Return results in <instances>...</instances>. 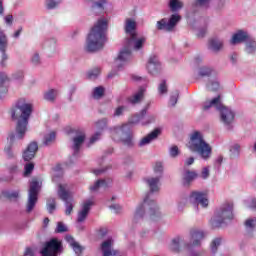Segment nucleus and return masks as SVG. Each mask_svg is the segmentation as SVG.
Returning a JSON list of instances; mask_svg holds the SVG:
<instances>
[{
    "instance_id": "nucleus-1",
    "label": "nucleus",
    "mask_w": 256,
    "mask_h": 256,
    "mask_svg": "<svg viewBox=\"0 0 256 256\" xmlns=\"http://www.w3.org/2000/svg\"><path fill=\"white\" fill-rule=\"evenodd\" d=\"M145 183L150 189V193L146 195L142 204H140L135 211L134 219H143L145 215H148L152 221L161 219V211L155 200L151 199L153 193H159L161 190V178L157 176H150L145 178Z\"/></svg>"
},
{
    "instance_id": "nucleus-2",
    "label": "nucleus",
    "mask_w": 256,
    "mask_h": 256,
    "mask_svg": "<svg viewBox=\"0 0 256 256\" xmlns=\"http://www.w3.org/2000/svg\"><path fill=\"white\" fill-rule=\"evenodd\" d=\"M33 113V104L25 99H20L15 107L11 109L10 115L13 121H17L15 134H10L9 139L13 143L17 139H23L27 133V125H29V117Z\"/></svg>"
},
{
    "instance_id": "nucleus-3",
    "label": "nucleus",
    "mask_w": 256,
    "mask_h": 256,
    "mask_svg": "<svg viewBox=\"0 0 256 256\" xmlns=\"http://www.w3.org/2000/svg\"><path fill=\"white\" fill-rule=\"evenodd\" d=\"M107 20L99 19L91 28L87 37L86 49L90 53L101 51L107 43Z\"/></svg>"
},
{
    "instance_id": "nucleus-4",
    "label": "nucleus",
    "mask_w": 256,
    "mask_h": 256,
    "mask_svg": "<svg viewBox=\"0 0 256 256\" xmlns=\"http://www.w3.org/2000/svg\"><path fill=\"white\" fill-rule=\"evenodd\" d=\"M187 147L190 151H192V153H197L199 156H201L204 161L211 159V153H213V150L211 145L205 142L201 132L195 131L190 135V140L187 143Z\"/></svg>"
},
{
    "instance_id": "nucleus-5",
    "label": "nucleus",
    "mask_w": 256,
    "mask_h": 256,
    "mask_svg": "<svg viewBox=\"0 0 256 256\" xmlns=\"http://www.w3.org/2000/svg\"><path fill=\"white\" fill-rule=\"evenodd\" d=\"M211 107H215L217 111L220 112V121L226 126L231 125L235 120V113L231 108H227L221 104V96H217L209 102H205L203 105L204 111L211 109Z\"/></svg>"
},
{
    "instance_id": "nucleus-6",
    "label": "nucleus",
    "mask_w": 256,
    "mask_h": 256,
    "mask_svg": "<svg viewBox=\"0 0 256 256\" xmlns=\"http://www.w3.org/2000/svg\"><path fill=\"white\" fill-rule=\"evenodd\" d=\"M233 219V204H223L217 211L216 215L211 219L210 223L214 229L227 225L228 221Z\"/></svg>"
},
{
    "instance_id": "nucleus-7",
    "label": "nucleus",
    "mask_w": 256,
    "mask_h": 256,
    "mask_svg": "<svg viewBox=\"0 0 256 256\" xmlns=\"http://www.w3.org/2000/svg\"><path fill=\"white\" fill-rule=\"evenodd\" d=\"M112 137L113 139H117L121 141L125 147H135V141L133 140V133L129 128V124H123L121 126H115L112 129Z\"/></svg>"
},
{
    "instance_id": "nucleus-8",
    "label": "nucleus",
    "mask_w": 256,
    "mask_h": 256,
    "mask_svg": "<svg viewBox=\"0 0 256 256\" xmlns=\"http://www.w3.org/2000/svg\"><path fill=\"white\" fill-rule=\"evenodd\" d=\"M41 189V182L36 178H33L30 182V188L28 190V200L26 203V212L31 213L39 201V191Z\"/></svg>"
},
{
    "instance_id": "nucleus-9",
    "label": "nucleus",
    "mask_w": 256,
    "mask_h": 256,
    "mask_svg": "<svg viewBox=\"0 0 256 256\" xmlns=\"http://www.w3.org/2000/svg\"><path fill=\"white\" fill-rule=\"evenodd\" d=\"M179 21H181V15L172 14L169 19L162 18L161 20L157 21L156 29L157 31H166V33H173Z\"/></svg>"
},
{
    "instance_id": "nucleus-10",
    "label": "nucleus",
    "mask_w": 256,
    "mask_h": 256,
    "mask_svg": "<svg viewBox=\"0 0 256 256\" xmlns=\"http://www.w3.org/2000/svg\"><path fill=\"white\" fill-rule=\"evenodd\" d=\"M69 184H58V197L65 202V215H71L73 213V202L69 198L71 197V192L69 191Z\"/></svg>"
},
{
    "instance_id": "nucleus-11",
    "label": "nucleus",
    "mask_w": 256,
    "mask_h": 256,
    "mask_svg": "<svg viewBox=\"0 0 256 256\" xmlns=\"http://www.w3.org/2000/svg\"><path fill=\"white\" fill-rule=\"evenodd\" d=\"M40 253L42 256H57L63 253V244L57 238H53L45 243Z\"/></svg>"
},
{
    "instance_id": "nucleus-12",
    "label": "nucleus",
    "mask_w": 256,
    "mask_h": 256,
    "mask_svg": "<svg viewBox=\"0 0 256 256\" xmlns=\"http://www.w3.org/2000/svg\"><path fill=\"white\" fill-rule=\"evenodd\" d=\"M125 43L134 51H142L143 47H145V44L147 43V38L145 36L133 34L132 36L126 38Z\"/></svg>"
},
{
    "instance_id": "nucleus-13",
    "label": "nucleus",
    "mask_w": 256,
    "mask_h": 256,
    "mask_svg": "<svg viewBox=\"0 0 256 256\" xmlns=\"http://www.w3.org/2000/svg\"><path fill=\"white\" fill-rule=\"evenodd\" d=\"M203 239H205V233H203V231L197 229L190 230V241L186 242V249L199 247Z\"/></svg>"
},
{
    "instance_id": "nucleus-14",
    "label": "nucleus",
    "mask_w": 256,
    "mask_h": 256,
    "mask_svg": "<svg viewBox=\"0 0 256 256\" xmlns=\"http://www.w3.org/2000/svg\"><path fill=\"white\" fill-rule=\"evenodd\" d=\"M75 135L76 137L72 139V150L74 157H77V155H79V151L81 150L83 143H85V132L81 129H77L75 130Z\"/></svg>"
},
{
    "instance_id": "nucleus-15",
    "label": "nucleus",
    "mask_w": 256,
    "mask_h": 256,
    "mask_svg": "<svg viewBox=\"0 0 256 256\" xmlns=\"http://www.w3.org/2000/svg\"><path fill=\"white\" fill-rule=\"evenodd\" d=\"M190 201L195 203V205H200L203 209H207V207H209V198H207V194L203 192H191Z\"/></svg>"
},
{
    "instance_id": "nucleus-16",
    "label": "nucleus",
    "mask_w": 256,
    "mask_h": 256,
    "mask_svg": "<svg viewBox=\"0 0 256 256\" xmlns=\"http://www.w3.org/2000/svg\"><path fill=\"white\" fill-rule=\"evenodd\" d=\"M146 69L150 75H158V73H161V62L157 55H151L148 58Z\"/></svg>"
},
{
    "instance_id": "nucleus-17",
    "label": "nucleus",
    "mask_w": 256,
    "mask_h": 256,
    "mask_svg": "<svg viewBox=\"0 0 256 256\" xmlns=\"http://www.w3.org/2000/svg\"><path fill=\"white\" fill-rule=\"evenodd\" d=\"M131 59V49L129 46L125 43L124 47L120 50L118 57L115 60V65L118 67V69H121L127 61Z\"/></svg>"
},
{
    "instance_id": "nucleus-18",
    "label": "nucleus",
    "mask_w": 256,
    "mask_h": 256,
    "mask_svg": "<svg viewBox=\"0 0 256 256\" xmlns=\"http://www.w3.org/2000/svg\"><path fill=\"white\" fill-rule=\"evenodd\" d=\"M196 7L200 9H209L211 7V0H195ZM225 7V0H218L214 9L216 11H221Z\"/></svg>"
},
{
    "instance_id": "nucleus-19",
    "label": "nucleus",
    "mask_w": 256,
    "mask_h": 256,
    "mask_svg": "<svg viewBox=\"0 0 256 256\" xmlns=\"http://www.w3.org/2000/svg\"><path fill=\"white\" fill-rule=\"evenodd\" d=\"M37 151H39V145L37 142H31L23 152L22 157L24 161H31L32 159H35Z\"/></svg>"
},
{
    "instance_id": "nucleus-20",
    "label": "nucleus",
    "mask_w": 256,
    "mask_h": 256,
    "mask_svg": "<svg viewBox=\"0 0 256 256\" xmlns=\"http://www.w3.org/2000/svg\"><path fill=\"white\" fill-rule=\"evenodd\" d=\"M101 251L103 256H117L118 251L113 249V239H107L101 244Z\"/></svg>"
},
{
    "instance_id": "nucleus-21",
    "label": "nucleus",
    "mask_w": 256,
    "mask_h": 256,
    "mask_svg": "<svg viewBox=\"0 0 256 256\" xmlns=\"http://www.w3.org/2000/svg\"><path fill=\"white\" fill-rule=\"evenodd\" d=\"M91 207H93V201L86 200L83 203L82 209L78 212L77 223H83L85 219H87V215H89V211H91Z\"/></svg>"
},
{
    "instance_id": "nucleus-22",
    "label": "nucleus",
    "mask_w": 256,
    "mask_h": 256,
    "mask_svg": "<svg viewBox=\"0 0 256 256\" xmlns=\"http://www.w3.org/2000/svg\"><path fill=\"white\" fill-rule=\"evenodd\" d=\"M124 31L128 37L137 35V21L133 18H126L124 21Z\"/></svg>"
},
{
    "instance_id": "nucleus-23",
    "label": "nucleus",
    "mask_w": 256,
    "mask_h": 256,
    "mask_svg": "<svg viewBox=\"0 0 256 256\" xmlns=\"http://www.w3.org/2000/svg\"><path fill=\"white\" fill-rule=\"evenodd\" d=\"M161 135V130L159 128H156L154 131L149 133L147 136L143 137L139 143L138 147H145L146 145H149L152 143V141H155L157 137Z\"/></svg>"
},
{
    "instance_id": "nucleus-24",
    "label": "nucleus",
    "mask_w": 256,
    "mask_h": 256,
    "mask_svg": "<svg viewBox=\"0 0 256 256\" xmlns=\"http://www.w3.org/2000/svg\"><path fill=\"white\" fill-rule=\"evenodd\" d=\"M182 247H184V249H187V242H185V238L181 236H177L176 238H174L170 244L171 251H175L176 253H179Z\"/></svg>"
},
{
    "instance_id": "nucleus-25",
    "label": "nucleus",
    "mask_w": 256,
    "mask_h": 256,
    "mask_svg": "<svg viewBox=\"0 0 256 256\" xmlns=\"http://www.w3.org/2000/svg\"><path fill=\"white\" fill-rule=\"evenodd\" d=\"M250 36L251 35L249 33L245 32L243 30H239L237 33H235L232 36L230 43L232 45H237L239 43H246Z\"/></svg>"
},
{
    "instance_id": "nucleus-26",
    "label": "nucleus",
    "mask_w": 256,
    "mask_h": 256,
    "mask_svg": "<svg viewBox=\"0 0 256 256\" xmlns=\"http://www.w3.org/2000/svg\"><path fill=\"white\" fill-rule=\"evenodd\" d=\"M5 8L3 7V0H0V15H3ZM9 40L3 31L0 30V52L7 51Z\"/></svg>"
},
{
    "instance_id": "nucleus-27",
    "label": "nucleus",
    "mask_w": 256,
    "mask_h": 256,
    "mask_svg": "<svg viewBox=\"0 0 256 256\" xmlns=\"http://www.w3.org/2000/svg\"><path fill=\"white\" fill-rule=\"evenodd\" d=\"M198 174L195 171H191V170H187L184 169V173H183V183L185 185V187H189V185H191V183H193V181H195V179H197Z\"/></svg>"
},
{
    "instance_id": "nucleus-28",
    "label": "nucleus",
    "mask_w": 256,
    "mask_h": 256,
    "mask_svg": "<svg viewBox=\"0 0 256 256\" xmlns=\"http://www.w3.org/2000/svg\"><path fill=\"white\" fill-rule=\"evenodd\" d=\"M208 49L213 53H219L223 49V41L219 38H212L209 40Z\"/></svg>"
},
{
    "instance_id": "nucleus-29",
    "label": "nucleus",
    "mask_w": 256,
    "mask_h": 256,
    "mask_svg": "<svg viewBox=\"0 0 256 256\" xmlns=\"http://www.w3.org/2000/svg\"><path fill=\"white\" fill-rule=\"evenodd\" d=\"M87 3H92V11H97L98 13H103L105 11V5H107V0H85Z\"/></svg>"
},
{
    "instance_id": "nucleus-30",
    "label": "nucleus",
    "mask_w": 256,
    "mask_h": 256,
    "mask_svg": "<svg viewBox=\"0 0 256 256\" xmlns=\"http://www.w3.org/2000/svg\"><path fill=\"white\" fill-rule=\"evenodd\" d=\"M67 243H69L70 247H72L73 251L76 253V255H81L83 253V246H80L77 241H75V238L71 235H67L65 237Z\"/></svg>"
},
{
    "instance_id": "nucleus-31",
    "label": "nucleus",
    "mask_w": 256,
    "mask_h": 256,
    "mask_svg": "<svg viewBox=\"0 0 256 256\" xmlns=\"http://www.w3.org/2000/svg\"><path fill=\"white\" fill-rule=\"evenodd\" d=\"M147 115V109H143L140 114H135L132 116V118L129 120V122L126 125H129V128L131 129V125H137V123L143 124V119Z\"/></svg>"
},
{
    "instance_id": "nucleus-32",
    "label": "nucleus",
    "mask_w": 256,
    "mask_h": 256,
    "mask_svg": "<svg viewBox=\"0 0 256 256\" xmlns=\"http://www.w3.org/2000/svg\"><path fill=\"white\" fill-rule=\"evenodd\" d=\"M185 7V4L181 0H169L168 1V8L172 13H178Z\"/></svg>"
},
{
    "instance_id": "nucleus-33",
    "label": "nucleus",
    "mask_w": 256,
    "mask_h": 256,
    "mask_svg": "<svg viewBox=\"0 0 256 256\" xmlns=\"http://www.w3.org/2000/svg\"><path fill=\"white\" fill-rule=\"evenodd\" d=\"M145 96V88H140L137 93L128 98L129 103L132 105H137V103H141L143 97Z\"/></svg>"
},
{
    "instance_id": "nucleus-34",
    "label": "nucleus",
    "mask_w": 256,
    "mask_h": 256,
    "mask_svg": "<svg viewBox=\"0 0 256 256\" xmlns=\"http://www.w3.org/2000/svg\"><path fill=\"white\" fill-rule=\"evenodd\" d=\"M245 51L248 53V55H253L256 51V41L253 36H250L248 40L245 42Z\"/></svg>"
},
{
    "instance_id": "nucleus-35",
    "label": "nucleus",
    "mask_w": 256,
    "mask_h": 256,
    "mask_svg": "<svg viewBox=\"0 0 256 256\" xmlns=\"http://www.w3.org/2000/svg\"><path fill=\"white\" fill-rule=\"evenodd\" d=\"M57 97H59V90L57 89H50L44 92V99L49 103H55Z\"/></svg>"
},
{
    "instance_id": "nucleus-36",
    "label": "nucleus",
    "mask_w": 256,
    "mask_h": 256,
    "mask_svg": "<svg viewBox=\"0 0 256 256\" xmlns=\"http://www.w3.org/2000/svg\"><path fill=\"white\" fill-rule=\"evenodd\" d=\"M111 179L105 180V179H99L97 180L92 186H90V191L95 192L99 191L101 187H109V183H111Z\"/></svg>"
},
{
    "instance_id": "nucleus-37",
    "label": "nucleus",
    "mask_w": 256,
    "mask_h": 256,
    "mask_svg": "<svg viewBox=\"0 0 256 256\" xmlns=\"http://www.w3.org/2000/svg\"><path fill=\"white\" fill-rule=\"evenodd\" d=\"M198 75H200V77H211V75L215 77V75H217V72L209 66H202L198 70Z\"/></svg>"
},
{
    "instance_id": "nucleus-38",
    "label": "nucleus",
    "mask_w": 256,
    "mask_h": 256,
    "mask_svg": "<svg viewBox=\"0 0 256 256\" xmlns=\"http://www.w3.org/2000/svg\"><path fill=\"white\" fill-rule=\"evenodd\" d=\"M241 155V145L233 144L229 148V157L230 159H239Z\"/></svg>"
},
{
    "instance_id": "nucleus-39",
    "label": "nucleus",
    "mask_w": 256,
    "mask_h": 256,
    "mask_svg": "<svg viewBox=\"0 0 256 256\" xmlns=\"http://www.w3.org/2000/svg\"><path fill=\"white\" fill-rule=\"evenodd\" d=\"M9 80L5 72H0V95L7 92V86L5 83Z\"/></svg>"
},
{
    "instance_id": "nucleus-40",
    "label": "nucleus",
    "mask_w": 256,
    "mask_h": 256,
    "mask_svg": "<svg viewBox=\"0 0 256 256\" xmlns=\"http://www.w3.org/2000/svg\"><path fill=\"white\" fill-rule=\"evenodd\" d=\"M206 88L208 89V91H219V89H221V83L217 78H215L214 80H209Z\"/></svg>"
},
{
    "instance_id": "nucleus-41",
    "label": "nucleus",
    "mask_w": 256,
    "mask_h": 256,
    "mask_svg": "<svg viewBox=\"0 0 256 256\" xmlns=\"http://www.w3.org/2000/svg\"><path fill=\"white\" fill-rule=\"evenodd\" d=\"M57 134L55 132H50L44 136L43 144L48 147L49 145H53L55 143V139Z\"/></svg>"
},
{
    "instance_id": "nucleus-42",
    "label": "nucleus",
    "mask_w": 256,
    "mask_h": 256,
    "mask_svg": "<svg viewBox=\"0 0 256 256\" xmlns=\"http://www.w3.org/2000/svg\"><path fill=\"white\" fill-rule=\"evenodd\" d=\"M169 157L172 159H177L181 155V150L179 149V146L172 145L168 149Z\"/></svg>"
},
{
    "instance_id": "nucleus-43",
    "label": "nucleus",
    "mask_w": 256,
    "mask_h": 256,
    "mask_svg": "<svg viewBox=\"0 0 256 256\" xmlns=\"http://www.w3.org/2000/svg\"><path fill=\"white\" fill-rule=\"evenodd\" d=\"M46 207L48 213L53 214L55 209H57V202L55 201V198H49L46 202Z\"/></svg>"
},
{
    "instance_id": "nucleus-44",
    "label": "nucleus",
    "mask_w": 256,
    "mask_h": 256,
    "mask_svg": "<svg viewBox=\"0 0 256 256\" xmlns=\"http://www.w3.org/2000/svg\"><path fill=\"white\" fill-rule=\"evenodd\" d=\"M107 123H109V120L107 118H102L96 121V129H98V131L101 133L102 131H104V129H107Z\"/></svg>"
},
{
    "instance_id": "nucleus-45",
    "label": "nucleus",
    "mask_w": 256,
    "mask_h": 256,
    "mask_svg": "<svg viewBox=\"0 0 256 256\" xmlns=\"http://www.w3.org/2000/svg\"><path fill=\"white\" fill-rule=\"evenodd\" d=\"M103 95H105V88H103V86H98V87L94 88L93 93H92V97L94 99H101V97H103Z\"/></svg>"
},
{
    "instance_id": "nucleus-46",
    "label": "nucleus",
    "mask_w": 256,
    "mask_h": 256,
    "mask_svg": "<svg viewBox=\"0 0 256 256\" xmlns=\"http://www.w3.org/2000/svg\"><path fill=\"white\" fill-rule=\"evenodd\" d=\"M63 0H46L45 6L47 9H57Z\"/></svg>"
},
{
    "instance_id": "nucleus-47",
    "label": "nucleus",
    "mask_w": 256,
    "mask_h": 256,
    "mask_svg": "<svg viewBox=\"0 0 256 256\" xmlns=\"http://www.w3.org/2000/svg\"><path fill=\"white\" fill-rule=\"evenodd\" d=\"M154 173L156 177H159L160 179L163 178V163L161 162H156L154 166Z\"/></svg>"
},
{
    "instance_id": "nucleus-48",
    "label": "nucleus",
    "mask_w": 256,
    "mask_h": 256,
    "mask_svg": "<svg viewBox=\"0 0 256 256\" xmlns=\"http://www.w3.org/2000/svg\"><path fill=\"white\" fill-rule=\"evenodd\" d=\"M30 63L34 66V67H39V65H41V56L39 55L38 52H35L30 59Z\"/></svg>"
},
{
    "instance_id": "nucleus-49",
    "label": "nucleus",
    "mask_w": 256,
    "mask_h": 256,
    "mask_svg": "<svg viewBox=\"0 0 256 256\" xmlns=\"http://www.w3.org/2000/svg\"><path fill=\"white\" fill-rule=\"evenodd\" d=\"M167 92H168L167 81L162 80L158 85V93L159 95H167Z\"/></svg>"
},
{
    "instance_id": "nucleus-50",
    "label": "nucleus",
    "mask_w": 256,
    "mask_h": 256,
    "mask_svg": "<svg viewBox=\"0 0 256 256\" xmlns=\"http://www.w3.org/2000/svg\"><path fill=\"white\" fill-rule=\"evenodd\" d=\"M177 101H179V90H175L170 96V100H169L170 107H175V105H177Z\"/></svg>"
},
{
    "instance_id": "nucleus-51",
    "label": "nucleus",
    "mask_w": 256,
    "mask_h": 256,
    "mask_svg": "<svg viewBox=\"0 0 256 256\" xmlns=\"http://www.w3.org/2000/svg\"><path fill=\"white\" fill-rule=\"evenodd\" d=\"M99 75H101V68H94L88 71V79H91L92 81L97 79Z\"/></svg>"
},
{
    "instance_id": "nucleus-52",
    "label": "nucleus",
    "mask_w": 256,
    "mask_h": 256,
    "mask_svg": "<svg viewBox=\"0 0 256 256\" xmlns=\"http://www.w3.org/2000/svg\"><path fill=\"white\" fill-rule=\"evenodd\" d=\"M33 169H35V164L33 162H28L24 166V175H31L33 173Z\"/></svg>"
},
{
    "instance_id": "nucleus-53",
    "label": "nucleus",
    "mask_w": 256,
    "mask_h": 256,
    "mask_svg": "<svg viewBox=\"0 0 256 256\" xmlns=\"http://www.w3.org/2000/svg\"><path fill=\"white\" fill-rule=\"evenodd\" d=\"M69 229L65 226L63 222H58L55 229V233H67Z\"/></svg>"
},
{
    "instance_id": "nucleus-54",
    "label": "nucleus",
    "mask_w": 256,
    "mask_h": 256,
    "mask_svg": "<svg viewBox=\"0 0 256 256\" xmlns=\"http://www.w3.org/2000/svg\"><path fill=\"white\" fill-rule=\"evenodd\" d=\"M221 245V238H215L211 243V251L212 253H217V249Z\"/></svg>"
},
{
    "instance_id": "nucleus-55",
    "label": "nucleus",
    "mask_w": 256,
    "mask_h": 256,
    "mask_svg": "<svg viewBox=\"0 0 256 256\" xmlns=\"http://www.w3.org/2000/svg\"><path fill=\"white\" fill-rule=\"evenodd\" d=\"M6 197L12 201H17L19 198V190H14L6 193Z\"/></svg>"
},
{
    "instance_id": "nucleus-56",
    "label": "nucleus",
    "mask_w": 256,
    "mask_h": 256,
    "mask_svg": "<svg viewBox=\"0 0 256 256\" xmlns=\"http://www.w3.org/2000/svg\"><path fill=\"white\" fill-rule=\"evenodd\" d=\"M55 45H57V39L50 38L45 41V47H48L49 49H55Z\"/></svg>"
},
{
    "instance_id": "nucleus-57",
    "label": "nucleus",
    "mask_w": 256,
    "mask_h": 256,
    "mask_svg": "<svg viewBox=\"0 0 256 256\" xmlns=\"http://www.w3.org/2000/svg\"><path fill=\"white\" fill-rule=\"evenodd\" d=\"M256 226V218L248 219L245 221L246 229H255Z\"/></svg>"
},
{
    "instance_id": "nucleus-58",
    "label": "nucleus",
    "mask_w": 256,
    "mask_h": 256,
    "mask_svg": "<svg viewBox=\"0 0 256 256\" xmlns=\"http://www.w3.org/2000/svg\"><path fill=\"white\" fill-rule=\"evenodd\" d=\"M151 123H155V116L150 115V116H147L146 118L144 116V119L142 121V125H151Z\"/></svg>"
},
{
    "instance_id": "nucleus-59",
    "label": "nucleus",
    "mask_w": 256,
    "mask_h": 256,
    "mask_svg": "<svg viewBox=\"0 0 256 256\" xmlns=\"http://www.w3.org/2000/svg\"><path fill=\"white\" fill-rule=\"evenodd\" d=\"M2 53L0 65L1 67H7V59H9V56L7 55V51L0 52Z\"/></svg>"
},
{
    "instance_id": "nucleus-60",
    "label": "nucleus",
    "mask_w": 256,
    "mask_h": 256,
    "mask_svg": "<svg viewBox=\"0 0 256 256\" xmlns=\"http://www.w3.org/2000/svg\"><path fill=\"white\" fill-rule=\"evenodd\" d=\"M125 106H119L115 109L113 117H121L125 113Z\"/></svg>"
},
{
    "instance_id": "nucleus-61",
    "label": "nucleus",
    "mask_w": 256,
    "mask_h": 256,
    "mask_svg": "<svg viewBox=\"0 0 256 256\" xmlns=\"http://www.w3.org/2000/svg\"><path fill=\"white\" fill-rule=\"evenodd\" d=\"M101 131L96 132L93 136L90 138V145H93V143H97L99 139H101Z\"/></svg>"
},
{
    "instance_id": "nucleus-62",
    "label": "nucleus",
    "mask_w": 256,
    "mask_h": 256,
    "mask_svg": "<svg viewBox=\"0 0 256 256\" xmlns=\"http://www.w3.org/2000/svg\"><path fill=\"white\" fill-rule=\"evenodd\" d=\"M4 152L7 155L8 159H13L15 154H13V150L11 149V145H8L4 148Z\"/></svg>"
},
{
    "instance_id": "nucleus-63",
    "label": "nucleus",
    "mask_w": 256,
    "mask_h": 256,
    "mask_svg": "<svg viewBox=\"0 0 256 256\" xmlns=\"http://www.w3.org/2000/svg\"><path fill=\"white\" fill-rule=\"evenodd\" d=\"M110 209L111 211L115 212V213H121V205L119 204H112L110 205Z\"/></svg>"
},
{
    "instance_id": "nucleus-64",
    "label": "nucleus",
    "mask_w": 256,
    "mask_h": 256,
    "mask_svg": "<svg viewBox=\"0 0 256 256\" xmlns=\"http://www.w3.org/2000/svg\"><path fill=\"white\" fill-rule=\"evenodd\" d=\"M202 179H207L209 177V168H203L201 172Z\"/></svg>"
}]
</instances>
